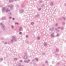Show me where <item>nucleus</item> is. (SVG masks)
<instances>
[{"mask_svg": "<svg viewBox=\"0 0 66 66\" xmlns=\"http://www.w3.org/2000/svg\"><path fill=\"white\" fill-rule=\"evenodd\" d=\"M12 16H10L9 17V19H12Z\"/></svg>", "mask_w": 66, "mask_h": 66, "instance_id": "nucleus-23", "label": "nucleus"}, {"mask_svg": "<svg viewBox=\"0 0 66 66\" xmlns=\"http://www.w3.org/2000/svg\"><path fill=\"white\" fill-rule=\"evenodd\" d=\"M24 62L25 63H27V61L26 60H24Z\"/></svg>", "mask_w": 66, "mask_h": 66, "instance_id": "nucleus-30", "label": "nucleus"}, {"mask_svg": "<svg viewBox=\"0 0 66 66\" xmlns=\"http://www.w3.org/2000/svg\"><path fill=\"white\" fill-rule=\"evenodd\" d=\"M28 35H26V38H28Z\"/></svg>", "mask_w": 66, "mask_h": 66, "instance_id": "nucleus-33", "label": "nucleus"}, {"mask_svg": "<svg viewBox=\"0 0 66 66\" xmlns=\"http://www.w3.org/2000/svg\"><path fill=\"white\" fill-rule=\"evenodd\" d=\"M43 66H45V65H43Z\"/></svg>", "mask_w": 66, "mask_h": 66, "instance_id": "nucleus-57", "label": "nucleus"}, {"mask_svg": "<svg viewBox=\"0 0 66 66\" xmlns=\"http://www.w3.org/2000/svg\"><path fill=\"white\" fill-rule=\"evenodd\" d=\"M53 30H54V28H50L49 29V30H50L51 31H53Z\"/></svg>", "mask_w": 66, "mask_h": 66, "instance_id": "nucleus-9", "label": "nucleus"}, {"mask_svg": "<svg viewBox=\"0 0 66 66\" xmlns=\"http://www.w3.org/2000/svg\"><path fill=\"white\" fill-rule=\"evenodd\" d=\"M12 20H15V18H12Z\"/></svg>", "mask_w": 66, "mask_h": 66, "instance_id": "nucleus-44", "label": "nucleus"}, {"mask_svg": "<svg viewBox=\"0 0 66 66\" xmlns=\"http://www.w3.org/2000/svg\"><path fill=\"white\" fill-rule=\"evenodd\" d=\"M62 20V18H61V17H60V18H59V20Z\"/></svg>", "mask_w": 66, "mask_h": 66, "instance_id": "nucleus-19", "label": "nucleus"}, {"mask_svg": "<svg viewBox=\"0 0 66 66\" xmlns=\"http://www.w3.org/2000/svg\"><path fill=\"white\" fill-rule=\"evenodd\" d=\"M22 27L20 28L19 29V31L20 32V31H22Z\"/></svg>", "mask_w": 66, "mask_h": 66, "instance_id": "nucleus-8", "label": "nucleus"}, {"mask_svg": "<svg viewBox=\"0 0 66 66\" xmlns=\"http://www.w3.org/2000/svg\"><path fill=\"white\" fill-rule=\"evenodd\" d=\"M1 61H3V58H1Z\"/></svg>", "mask_w": 66, "mask_h": 66, "instance_id": "nucleus-37", "label": "nucleus"}, {"mask_svg": "<svg viewBox=\"0 0 66 66\" xmlns=\"http://www.w3.org/2000/svg\"><path fill=\"white\" fill-rule=\"evenodd\" d=\"M13 5H8L7 6V7H10V9L11 10H13Z\"/></svg>", "mask_w": 66, "mask_h": 66, "instance_id": "nucleus-1", "label": "nucleus"}, {"mask_svg": "<svg viewBox=\"0 0 66 66\" xmlns=\"http://www.w3.org/2000/svg\"><path fill=\"white\" fill-rule=\"evenodd\" d=\"M0 33H1V31H0Z\"/></svg>", "mask_w": 66, "mask_h": 66, "instance_id": "nucleus-56", "label": "nucleus"}, {"mask_svg": "<svg viewBox=\"0 0 66 66\" xmlns=\"http://www.w3.org/2000/svg\"><path fill=\"white\" fill-rule=\"evenodd\" d=\"M44 6V5L43 4L42 5V7H43Z\"/></svg>", "mask_w": 66, "mask_h": 66, "instance_id": "nucleus-43", "label": "nucleus"}, {"mask_svg": "<svg viewBox=\"0 0 66 66\" xmlns=\"http://www.w3.org/2000/svg\"><path fill=\"white\" fill-rule=\"evenodd\" d=\"M6 17L4 16H3L1 20H6Z\"/></svg>", "mask_w": 66, "mask_h": 66, "instance_id": "nucleus-6", "label": "nucleus"}, {"mask_svg": "<svg viewBox=\"0 0 66 66\" xmlns=\"http://www.w3.org/2000/svg\"><path fill=\"white\" fill-rule=\"evenodd\" d=\"M4 44H7V42H5Z\"/></svg>", "mask_w": 66, "mask_h": 66, "instance_id": "nucleus-49", "label": "nucleus"}, {"mask_svg": "<svg viewBox=\"0 0 66 66\" xmlns=\"http://www.w3.org/2000/svg\"><path fill=\"white\" fill-rule=\"evenodd\" d=\"M56 51L57 52H59V48H56Z\"/></svg>", "mask_w": 66, "mask_h": 66, "instance_id": "nucleus-10", "label": "nucleus"}, {"mask_svg": "<svg viewBox=\"0 0 66 66\" xmlns=\"http://www.w3.org/2000/svg\"><path fill=\"white\" fill-rule=\"evenodd\" d=\"M14 60L15 61H16L17 60V58H15L14 59Z\"/></svg>", "mask_w": 66, "mask_h": 66, "instance_id": "nucleus-27", "label": "nucleus"}, {"mask_svg": "<svg viewBox=\"0 0 66 66\" xmlns=\"http://www.w3.org/2000/svg\"><path fill=\"white\" fill-rule=\"evenodd\" d=\"M31 25H33V24H34V22H31Z\"/></svg>", "mask_w": 66, "mask_h": 66, "instance_id": "nucleus-28", "label": "nucleus"}, {"mask_svg": "<svg viewBox=\"0 0 66 66\" xmlns=\"http://www.w3.org/2000/svg\"><path fill=\"white\" fill-rule=\"evenodd\" d=\"M60 64V62H58L56 65V66H57V65H59Z\"/></svg>", "mask_w": 66, "mask_h": 66, "instance_id": "nucleus-24", "label": "nucleus"}, {"mask_svg": "<svg viewBox=\"0 0 66 66\" xmlns=\"http://www.w3.org/2000/svg\"><path fill=\"white\" fill-rule=\"evenodd\" d=\"M57 36H59V33H57Z\"/></svg>", "mask_w": 66, "mask_h": 66, "instance_id": "nucleus-32", "label": "nucleus"}, {"mask_svg": "<svg viewBox=\"0 0 66 66\" xmlns=\"http://www.w3.org/2000/svg\"><path fill=\"white\" fill-rule=\"evenodd\" d=\"M42 54L43 55H45V54H46L45 53H42Z\"/></svg>", "mask_w": 66, "mask_h": 66, "instance_id": "nucleus-31", "label": "nucleus"}, {"mask_svg": "<svg viewBox=\"0 0 66 66\" xmlns=\"http://www.w3.org/2000/svg\"><path fill=\"white\" fill-rule=\"evenodd\" d=\"M35 60H36V61H37V62H38V59L37 58H35Z\"/></svg>", "mask_w": 66, "mask_h": 66, "instance_id": "nucleus-17", "label": "nucleus"}, {"mask_svg": "<svg viewBox=\"0 0 66 66\" xmlns=\"http://www.w3.org/2000/svg\"><path fill=\"white\" fill-rule=\"evenodd\" d=\"M14 0H9V2L10 3H11L12 2H13Z\"/></svg>", "mask_w": 66, "mask_h": 66, "instance_id": "nucleus-14", "label": "nucleus"}, {"mask_svg": "<svg viewBox=\"0 0 66 66\" xmlns=\"http://www.w3.org/2000/svg\"><path fill=\"white\" fill-rule=\"evenodd\" d=\"M11 14H12V13L10 12L8 13V16H10V15H11Z\"/></svg>", "mask_w": 66, "mask_h": 66, "instance_id": "nucleus-12", "label": "nucleus"}, {"mask_svg": "<svg viewBox=\"0 0 66 66\" xmlns=\"http://www.w3.org/2000/svg\"><path fill=\"white\" fill-rule=\"evenodd\" d=\"M24 10L23 9H21L19 11L20 13H23L24 12Z\"/></svg>", "mask_w": 66, "mask_h": 66, "instance_id": "nucleus-5", "label": "nucleus"}, {"mask_svg": "<svg viewBox=\"0 0 66 66\" xmlns=\"http://www.w3.org/2000/svg\"><path fill=\"white\" fill-rule=\"evenodd\" d=\"M63 25H65V22H64L63 23Z\"/></svg>", "mask_w": 66, "mask_h": 66, "instance_id": "nucleus-46", "label": "nucleus"}, {"mask_svg": "<svg viewBox=\"0 0 66 66\" xmlns=\"http://www.w3.org/2000/svg\"><path fill=\"white\" fill-rule=\"evenodd\" d=\"M27 44H28V43H29V42L27 41Z\"/></svg>", "mask_w": 66, "mask_h": 66, "instance_id": "nucleus-53", "label": "nucleus"}, {"mask_svg": "<svg viewBox=\"0 0 66 66\" xmlns=\"http://www.w3.org/2000/svg\"><path fill=\"white\" fill-rule=\"evenodd\" d=\"M22 66H23V65H22Z\"/></svg>", "mask_w": 66, "mask_h": 66, "instance_id": "nucleus-60", "label": "nucleus"}, {"mask_svg": "<svg viewBox=\"0 0 66 66\" xmlns=\"http://www.w3.org/2000/svg\"><path fill=\"white\" fill-rule=\"evenodd\" d=\"M15 24H17V25H18L19 24V23H18V22H15Z\"/></svg>", "mask_w": 66, "mask_h": 66, "instance_id": "nucleus-26", "label": "nucleus"}, {"mask_svg": "<svg viewBox=\"0 0 66 66\" xmlns=\"http://www.w3.org/2000/svg\"><path fill=\"white\" fill-rule=\"evenodd\" d=\"M22 34H21L20 35V36H22Z\"/></svg>", "mask_w": 66, "mask_h": 66, "instance_id": "nucleus-52", "label": "nucleus"}, {"mask_svg": "<svg viewBox=\"0 0 66 66\" xmlns=\"http://www.w3.org/2000/svg\"><path fill=\"white\" fill-rule=\"evenodd\" d=\"M37 40H40V37H39V36L37 38Z\"/></svg>", "mask_w": 66, "mask_h": 66, "instance_id": "nucleus-13", "label": "nucleus"}, {"mask_svg": "<svg viewBox=\"0 0 66 66\" xmlns=\"http://www.w3.org/2000/svg\"><path fill=\"white\" fill-rule=\"evenodd\" d=\"M0 24L1 25H2V23H1Z\"/></svg>", "mask_w": 66, "mask_h": 66, "instance_id": "nucleus-50", "label": "nucleus"}, {"mask_svg": "<svg viewBox=\"0 0 66 66\" xmlns=\"http://www.w3.org/2000/svg\"><path fill=\"white\" fill-rule=\"evenodd\" d=\"M24 59H28V56H24Z\"/></svg>", "mask_w": 66, "mask_h": 66, "instance_id": "nucleus-11", "label": "nucleus"}, {"mask_svg": "<svg viewBox=\"0 0 66 66\" xmlns=\"http://www.w3.org/2000/svg\"><path fill=\"white\" fill-rule=\"evenodd\" d=\"M45 63H46V64H47V63H48V61H46L45 62Z\"/></svg>", "mask_w": 66, "mask_h": 66, "instance_id": "nucleus-39", "label": "nucleus"}, {"mask_svg": "<svg viewBox=\"0 0 66 66\" xmlns=\"http://www.w3.org/2000/svg\"><path fill=\"white\" fill-rule=\"evenodd\" d=\"M30 59L29 60L27 61V63H29V62H30Z\"/></svg>", "mask_w": 66, "mask_h": 66, "instance_id": "nucleus-22", "label": "nucleus"}, {"mask_svg": "<svg viewBox=\"0 0 66 66\" xmlns=\"http://www.w3.org/2000/svg\"><path fill=\"white\" fill-rule=\"evenodd\" d=\"M2 29L3 30H4L5 28V25H3L2 26Z\"/></svg>", "mask_w": 66, "mask_h": 66, "instance_id": "nucleus-4", "label": "nucleus"}, {"mask_svg": "<svg viewBox=\"0 0 66 66\" xmlns=\"http://www.w3.org/2000/svg\"><path fill=\"white\" fill-rule=\"evenodd\" d=\"M64 66H66V63H64Z\"/></svg>", "mask_w": 66, "mask_h": 66, "instance_id": "nucleus-42", "label": "nucleus"}, {"mask_svg": "<svg viewBox=\"0 0 66 66\" xmlns=\"http://www.w3.org/2000/svg\"><path fill=\"white\" fill-rule=\"evenodd\" d=\"M51 36L52 37H54V35H51Z\"/></svg>", "mask_w": 66, "mask_h": 66, "instance_id": "nucleus-48", "label": "nucleus"}, {"mask_svg": "<svg viewBox=\"0 0 66 66\" xmlns=\"http://www.w3.org/2000/svg\"><path fill=\"white\" fill-rule=\"evenodd\" d=\"M35 17L37 18V19H39L40 18V15L39 14H38L36 15L35 16Z\"/></svg>", "mask_w": 66, "mask_h": 66, "instance_id": "nucleus-2", "label": "nucleus"}, {"mask_svg": "<svg viewBox=\"0 0 66 66\" xmlns=\"http://www.w3.org/2000/svg\"><path fill=\"white\" fill-rule=\"evenodd\" d=\"M57 28L55 29V30H57Z\"/></svg>", "mask_w": 66, "mask_h": 66, "instance_id": "nucleus-54", "label": "nucleus"}, {"mask_svg": "<svg viewBox=\"0 0 66 66\" xmlns=\"http://www.w3.org/2000/svg\"><path fill=\"white\" fill-rule=\"evenodd\" d=\"M8 43L10 44V42H9Z\"/></svg>", "mask_w": 66, "mask_h": 66, "instance_id": "nucleus-55", "label": "nucleus"}, {"mask_svg": "<svg viewBox=\"0 0 66 66\" xmlns=\"http://www.w3.org/2000/svg\"><path fill=\"white\" fill-rule=\"evenodd\" d=\"M56 26H58V23H57L55 24Z\"/></svg>", "mask_w": 66, "mask_h": 66, "instance_id": "nucleus-34", "label": "nucleus"}, {"mask_svg": "<svg viewBox=\"0 0 66 66\" xmlns=\"http://www.w3.org/2000/svg\"><path fill=\"white\" fill-rule=\"evenodd\" d=\"M50 4L51 6H52V5H53V3L52 2H51V3Z\"/></svg>", "mask_w": 66, "mask_h": 66, "instance_id": "nucleus-15", "label": "nucleus"}, {"mask_svg": "<svg viewBox=\"0 0 66 66\" xmlns=\"http://www.w3.org/2000/svg\"><path fill=\"white\" fill-rule=\"evenodd\" d=\"M12 39H14V41H17V38H16L14 36H12Z\"/></svg>", "mask_w": 66, "mask_h": 66, "instance_id": "nucleus-3", "label": "nucleus"}, {"mask_svg": "<svg viewBox=\"0 0 66 66\" xmlns=\"http://www.w3.org/2000/svg\"><path fill=\"white\" fill-rule=\"evenodd\" d=\"M62 18L63 19V20H66V19L64 17H62Z\"/></svg>", "mask_w": 66, "mask_h": 66, "instance_id": "nucleus-18", "label": "nucleus"}, {"mask_svg": "<svg viewBox=\"0 0 66 66\" xmlns=\"http://www.w3.org/2000/svg\"><path fill=\"white\" fill-rule=\"evenodd\" d=\"M20 62H22V60H20Z\"/></svg>", "mask_w": 66, "mask_h": 66, "instance_id": "nucleus-51", "label": "nucleus"}, {"mask_svg": "<svg viewBox=\"0 0 66 66\" xmlns=\"http://www.w3.org/2000/svg\"><path fill=\"white\" fill-rule=\"evenodd\" d=\"M61 29L62 30H64V28L63 27H62L61 28Z\"/></svg>", "mask_w": 66, "mask_h": 66, "instance_id": "nucleus-29", "label": "nucleus"}, {"mask_svg": "<svg viewBox=\"0 0 66 66\" xmlns=\"http://www.w3.org/2000/svg\"><path fill=\"white\" fill-rule=\"evenodd\" d=\"M11 27L12 29H13L14 28V26L13 25L11 26Z\"/></svg>", "mask_w": 66, "mask_h": 66, "instance_id": "nucleus-36", "label": "nucleus"}, {"mask_svg": "<svg viewBox=\"0 0 66 66\" xmlns=\"http://www.w3.org/2000/svg\"><path fill=\"white\" fill-rule=\"evenodd\" d=\"M25 56H27V52H25L24 53Z\"/></svg>", "mask_w": 66, "mask_h": 66, "instance_id": "nucleus-21", "label": "nucleus"}, {"mask_svg": "<svg viewBox=\"0 0 66 66\" xmlns=\"http://www.w3.org/2000/svg\"><path fill=\"white\" fill-rule=\"evenodd\" d=\"M11 42L12 43H13L14 42V39H11L10 40Z\"/></svg>", "mask_w": 66, "mask_h": 66, "instance_id": "nucleus-16", "label": "nucleus"}, {"mask_svg": "<svg viewBox=\"0 0 66 66\" xmlns=\"http://www.w3.org/2000/svg\"><path fill=\"white\" fill-rule=\"evenodd\" d=\"M52 63L53 64H54V61H53Z\"/></svg>", "mask_w": 66, "mask_h": 66, "instance_id": "nucleus-47", "label": "nucleus"}, {"mask_svg": "<svg viewBox=\"0 0 66 66\" xmlns=\"http://www.w3.org/2000/svg\"><path fill=\"white\" fill-rule=\"evenodd\" d=\"M44 45L45 46H46V45H47V43L46 42L44 43Z\"/></svg>", "mask_w": 66, "mask_h": 66, "instance_id": "nucleus-25", "label": "nucleus"}, {"mask_svg": "<svg viewBox=\"0 0 66 66\" xmlns=\"http://www.w3.org/2000/svg\"><path fill=\"white\" fill-rule=\"evenodd\" d=\"M5 7L2 8V12H5Z\"/></svg>", "mask_w": 66, "mask_h": 66, "instance_id": "nucleus-7", "label": "nucleus"}, {"mask_svg": "<svg viewBox=\"0 0 66 66\" xmlns=\"http://www.w3.org/2000/svg\"><path fill=\"white\" fill-rule=\"evenodd\" d=\"M65 4V6H66V4Z\"/></svg>", "mask_w": 66, "mask_h": 66, "instance_id": "nucleus-59", "label": "nucleus"}, {"mask_svg": "<svg viewBox=\"0 0 66 66\" xmlns=\"http://www.w3.org/2000/svg\"><path fill=\"white\" fill-rule=\"evenodd\" d=\"M14 1H17V0H14Z\"/></svg>", "mask_w": 66, "mask_h": 66, "instance_id": "nucleus-58", "label": "nucleus"}, {"mask_svg": "<svg viewBox=\"0 0 66 66\" xmlns=\"http://www.w3.org/2000/svg\"><path fill=\"white\" fill-rule=\"evenodd\" d=\"M20 65H21V63H19V66H20Z\"/></svg>", "mask_w": 66, "mask_h": 66, "instance_id": "nucleus-38", "label": "nucleus"}, {"mask_svg": "<svg viewBox=\"0 0 66 66\" xmlns=\"http://www.w3.org/2000/svg\"><path fill=\"white\" fill-rule=\"evenodd\" d=\"M7 11H8V12H9V11H10V10L9 9H7Z\"/></svg>", "mask_w": 66, "mask_h": 66, "instance_id": "nucleus-35", "label": "nucleus"}, {"mask_svg": "<svg viewBox=\"0 0 66 66\" xmlns=\"http://www.w3.org/2000/svg\"><path fill=\"white\" fill-rule=\"evenodd\" d=\"M19 34H22V32H19Z\"/></svg>", "mask_w": 66, "mask_h": 66, "instance_id": "nucleus-41", "label": "nucleus"}, {"mask_svg": "<svg viewBox=\"0 0 66 66\" xmlns=\"http://www.w3.org/2000/svg\"><path fill=\"white\" fill-rule=\"evenodd\" d=\"M9 11H7V10H6V13H7Z\"/></svg>", "mask_w": 66, "mask_h": 66, "instance_id": "nucleus-40", "label": "nucleus"}, {"mask_svg": "<svg viewBox=\"0 0 66 66\" xmlns=\"http://www.w3.org/2000/svg\"><path fill=\"white\" fill-rule=\"evenodd\" d=\"M58 29H61V27H58Z\"/></svg>", "mask_w": 66, "mask_h": 66, "instance_id": "nucleus-45", "label": "nucleus"}, {"mask_svg": "<svg viewBox=\"0 0 66 66\" xmlns=\"http://www.w3.org/2000/svg\"><path fill=\"white\" fill-rule=\"evenodd\" d=\"M41 9H42V8H38V10L39 11H41Z\"/></svg>", "mask_w": 66, "mask_h": 66, "instance_id": "nucleus-20", "label": "nucleus"}]
</instances>
